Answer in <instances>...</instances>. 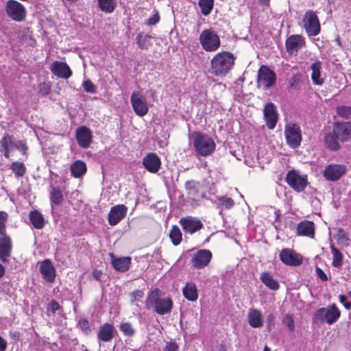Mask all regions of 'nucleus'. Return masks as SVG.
Instances as JSON below:
<instances>
[{
    "label": "nucleus",
    "instance_id": "obj_1",
    "mask_svg": "<svg viewBox=\"0 0 351 351\" xmlns=\"http://www.w3.org/2000/svg\"><path fill=\"white\" fill-rule=\"evenodd\" d=\"M210 63L213 74L216 76H225L233 67L234 57L230 52H219L213 58Z\"/></svg>",
    "mask_w": 351,
    "mask_h": 351
},
{
    "label": "nucleus",
    "instance_id": "obj_2",
    "mask_svg": "<svg viewBox=\"0 0 351 351\" xmlns=\"http://www.w3.org/2000/svg\"><path fill=\"white\" fill-rule=\"evenodd\" d=\"M160 290L155 289L148 295L146 300L147 308H153L159 315H165L171 312L173 307V301L169 297L160 298Z\"/></svg>",
    "mask_w": 351,
    "mask_h": 351
},
{
    "label": "nucleus",
    "instance_id": "obj_3",
    "mask_svg": "<svg viewBox=\"0 0 351 351\" xmlns=\"http://www.w3.org/2000/svg\"><path fill=\"white\" fill-rule=\"evenodd\" d=\"M192 137L194 149L197 156L206 157L214 152L216 145L210 136L201 132H194Z\"/></svg>",
    "mask_w": 351,
    "mask_h": 351
},
{
    "label": "nucleus",
    "instance_id": "obj_4",
    "mask_svg": "<svg viewBox=\"0 0 351 351\" xmlns=\"http://www.w3.org/2000/svg\"><path fill=\"white\" fill-rule=\"evenodd\" d=\"M340 315L339 309L333 304L328 307L317 309L314 314L313 319L315 322H326L331 325L337 321Z\"/></svg>",
    "mask_w": 351,
    "mask_h": 351
},
{
    "label": "nucleus",
    "instance_id": "obj_5",
    "mask_svg": "<svg viewBox=\"0 0 351 351\" xmlns=\"http://www.w3.org/2000/svg\"><path fill=\"white\" fill-rule=\"evenodd\" d=\"M199 43L206 51H215L220 47V38L217 34L212 29H206L199 35Z\"/></svg>",
    "mask_w": 351,
    "mask_h": 351
},
{
    "label": "nucleus",
    "instance_id": "obj_6",
    "mask_svg": "<svg viewBox=\"0 0 351 351\" xmlns=\"http://www.w3.org/2000/svg\"><path fill=\"white\" fill-rule=\"evenodd\" d=\"M302 22L308 36H315L320 33L321 26L315 12L307 10L303 16Z\"/></svg>",
    "mask_w": 351,
    "mask_h": 351
},
{
    "label": "nucleus",
    "instance_id": "obj_7",
    "mask_svg": "<svg viewBox=\"0 0 351 351\" xmlns=\"http://www.w3.org/2000/svg\"><path fill=\"white\" fill-rule=\"evenodd\" d=\"M5 11L9 18L17 22L25 21L27 16L25 6L16 0H8L5 5Z\"/></svg>",
    "mask_w": 351,
    "mask_h": 351
},
{
    "label": "nucleus",
    "instance_id": "obj_8",
    "mask_svg": "<svg viewBox=\"0 0 351 351\" xmlns=\"http://www.w3.org/2000/svg\"><path fill=\"white\" fill-rule=\"evenodd\" d=\"M285 136L287 145L292 149L298 147L302 141V133L300 126L293 123L285 125Z\"/></svg>",
    "mask_w": 351,
    "mask_h": 351
},
{
    "label": "nucleus",
    "instance_id": "obj_9",
    "mask_svg": "<svg viewBox=\"0 0 351 351\" xmlns=\"http://www.w3.org/2000/svg\"><path fill=\"white\" fill-rule=\"evenodd\" d=\"M276 80V73L268 66L262 65L257 74V86L267 90L273 86Z\"/></svg>",
    "mask_w": 351,
    "mask_h": 351
},
{
    "label": "nucleus",
    "instance_id": "obj_10",
    "mask_svg": "<svg viewBox=\"0 0 351 351\" xmlns=\"http://www.w3.org/2000/svg\"><path fill=\"white\" fill-rule=\"evenodd\" d=\"M287 184L297 192L303 191L308 183L307 176L301 175L298 171L290 170L286 176Z\"/></svg>",
    "mask_w": 351,
    "mask_h": 351
},
{
    "label": "nucleus",
    "instance_id": "obj_11",
    "mask_svg": "<svg viewBox=\"0 0 351 351\" xmlns=\"http://www.w3.org/2000/svg\"><path fill=\"white\" fill-rule=\"evenodd\" d=\"M130 103L135 114L143 117L149 111V105L146 98L138 91H134L131 94Z\"/></svg>",
    "mask_w": 351,
    "mask_h": 351
},
{
    "label": "nucleus",
    "instance_id": "obj_12",
    "mask_svg": "<svg viewBox=\"0 0 351 351\" xmlns=\"http://www.w3.org/2000/svg\"><path fill=\"white\" fill-rule=\"evenodd\" d=\"M212 256L209 250H199L193 254L191 264L196 269H202L209 264Z\"/></svg>",
    "mask_w": 351,
    "mask_h": 351
},
{
    "label": "nucleus",
    "instance_id": "obj_13",
    "mask_svg": "<svg viewBox=\"0 0 351 351\" xmlns=\"http://www.w3.org/2000/svg\"><path fill=\"white\" fill-rule=\"evenodd\" d=\"M280 260L289 266L297 267L302 263V256L289 248H284L279 254Z\"/></svg>",
    "mask_w": 351,
    "mask_h": 351
},
{
    "label": "nucleus",
    "instance_id": "obj_14",
    "mask_svg": "<svg viewBox=\"0 0 351 351\" xmlns=\"http://www.w3.org/2000/svg\"><path fill=\"white\" fill-rule=\"evenodd\" d=\"M142 164L149 173H156L161 167V160L156 153L149 152L143 157Z\"/></svg>",
    "mask_w": 351,
    "mask_h": 351
},
{
    "label": "nucleus",
    "instance_id": "obj_15",
    "mask_svg": "<svg viewBox=\"0 0 351 351\" xmlns=\"http://www.w3.org/2000/svg\"><path fill=\"white\" fill-rule=\"evenodd\" d=\"M305 38L300 34H292L285 42L287 51L289 54L296 53L300 49L305 47Z\"/></svg>",
    "mask_w": 351,
    "mask_h": 351
},
{
    "label": "nucleus",
    "instance_id": "obj_16",
    "mask_svg": "<svg viewBox=\"0 0 351 351\" xmlns=\"http://www.w3.org/2000/svg\"><path fill=\"white\" fill-rule=\"evenodd\" d=\"M346 172L343 165L330 164L326 167L323 175L329 181H337Z\"/></svg>",
    "mask_w": 351,
    "mask_h": 351
},
{
    "label": "nucleus",
    "instance_id": "obj_17",
    "mask_svg": "<svg viewBox=\"0 0 351 351\" xmlns=\"http://www.w3.org/2000/svg\"><path fill=\"white\" fill-rule=\"evenodd\" d=\"M75 138L80 147L87 149L92 143L93 135L90 130L88 127L83 125L77 128Z\"/></svg>",
    "mask_w": 351,
    "mask_h": 351
},
{
    "label": "nucleus",
    "instance_id": "obj_18",
    "mask_svg": "<svg viewBox=\"0 0 351 351\" xmlns=\"http://www.w3.org/2000/svg\"><path fill=\"white\" fill-rule=\"evenodd\" d=\"M128 208L123 204H118L111 207L108 215L110 226L117 225L126 215Z\"/></svg>",
    "mask_w": 351,
    "mask_h": 351
},
{
    "label": "nucleus",
    "instance_id": "obj_19",
    "mask_svg": "<svg viewBox=\"0 0 351 351\" xmlns=\"http://www.w3.org/2000/svg\"><path fill=\"white\" fill-rule=\"evenodd\" d=\"M332 131L337 138L341 142L348 141L351 139L350 122L335 123Z\"/></svg>",
    "mask_w": 351,
    "mask_h": 351
},
{
    "label": "nucleus",
    "instance_id": "obj_20",
    "mask_svg": "<svg viewBox=\"0 0 351 351\" xmlns=\"http://www.w3.org/2000/svg\"><path fill=\"white\" fill-rule=\"evenodd\" d=\"M264 119L267 128L270 130L276 127L278 121V113L276 106L273 103H268L263 110Z\"/></svg>",
    "mask_w": 351,
    "mask_h": 351
},
{
    "label": "nucleus",
    "instance_id": "obj_21",
    "mask_svg": "<svg viewBox=\"0 0 351 351\" xmlns=\"http://www.w3.org/2000/svg\"><path fill=\"white\" fill-rule=\"evenodd\" d=\"M49 69L54 75L60 78L66 80L72 75V71L66 62L55 61L51 64Z\"/></svg>",
    "mask_w": 351,
    "mask_h": 351
},
{
    "label": "nucleus",
    "instance_id": "obj_22",
    "mask_svg": "<svg viewBox=\"0 0 351 351\" xmlns=\"http://www.w3.org/2000/svg\"><path fill=\"white\" fill-rule=\"evenodd\" d=\"M39 269L43 278L47 282L52 283L55 280L56 276V269L49 259H45L42 261Z\"/></svg>",
    "mask_w": 351,
    "mask_h": 351
},
{
    "label": "nucleus",
    "instance_id": "obj_23",
    "mask_svg": "<svg viewBox=\"0 0 351 351\" xmlns=\"http://www.w3.org/2000/svg\"><path fill=\"white\" fill-rule=\"evenodd\" d=\"M184 231L186 233L193 234L203 227V224L199 219L193 217H186L180 220Z\"/></svg>",
    "mask_w": 351,
    "mask_h": 351
},
{
    "label": "nucleus",
    "instance_id": "obj_24",
    "mask_svg": "<svg viewBox=\"0 0 351 351\" xmlns=\"http://www.w3.org/2000/svg\"><path fill=\"white\" fill-rule=\"evenodd\" d=\"M12 243L8 235L0 236V261L3 263L8 261L11 256Z\"/></svg>",
    "mask_w": 351,
    "mask_h": 351
},
{
    "label": "nucleus",
    "instance_id": "obj_25",
    "mask_svg": "<svg viewBox=\"0 0 351 351\" xmlns=\"http://www.w3.org/2000/svg\"><path fill=\"white\" fill-rule=\"evenodd\" d=\"M115 332V328L112 324L106 323L99 327L97 339L104 342H110L114 337Z\"/></svg>",
    "mask_w": 351,
    "mask_h": 351
},
{
    "label": "nucleus",
    "instance_id": "obj_26",
    "mask_svg": "<svg viewBox=\"0 0 351 351\" xmlns=\"http://www.w3.org/2000/svg\"><path fill=\"white\" fill-rule=\"evenodd\" d=\"M247 319L252 328H261L263 326V317L260 310L250 308L247 313Z\"/></svg>",
    "mask_w": 351,
    "mask_h": 351
},
{
    "label": "nucleus",
    "instance_id": "obj_27",
    "mask_svg": "<svg viewBox=\"0 0 351 351\" xmlns=\"http://www.w3.org/2000/svg\"><path fill=\"white\" fill-rule=\"evenodd\" d=\"M299 235L313 237L315 234L314 223L310 221H304L299 223L297 227Z\"/></svg>",
    "mask_w": 351,
    "mask_h": 351
},
{
    "label": "nucleus",
    "instance_id": "obj_28",
    "mask_svg": "<svg viewBox=\"0 0 351 351\" xmlns=\"http://www.w3.org/2000/svg\"><path fill=\"white\" fill-rule=\"evenodd\" d=\"M185 188L189 197L193 201H198L203 197V195L199 193L200 185L198 182L194 181H187L185 183Z\"/></svg>",
    "mask_w": 351,
    "mask_h": 351
},
{
    "label": "nucleus",
    "instance_id": "obj_29",
    "mask_svg": "<svg viewBox=\"0 0 351 351\" xmlns=\"http://www.w3.org/2000/svg\"><path fill=\"white\" fill-rule=\"evenodd\" d=\"M311 80L313 83L315 85L321 86L324 83V78L321 75L322 63L320 61H317L311 64Z\"/></svg>",
    "mask_w": 351,
    "mask_h": 351
},
{
    "label": "nucleus",
    "instance_id": "obj_30",
    "mask_svg": "<svg viewBox=\"0 0 351 351\" xmlns=\"http://www.w3.org/2000/svg\"><path fill=\"white\" fill-rule=\"evenodd\" d=\"M260 279L261 282L271 290L276 291L280 288L278 281L274 279L273 276L267 271L262 272L260 276Z\"/></svg>",
    "mask_w": 351,
    "mask_h": 351
},
{
    "label": "nucleus",
    "instance_id": "obj_31",
    "mask_svg": "<svg viewBox=\"0 0 351 351\" xmlns=\"http://www.w3.org/2000/svg\"><path fill=\"white\" fill-rule=\"evenodd\" d=\"M183 295L189 301L194 302L198 298L197 287L194 282H186L182 289Z\"/></svg>",
    "mask_w": 351,
    "mask_h": 351
},
{
    "label": "nucleus",
    "instance_id": "obj_32",
    "mask_svg": "<svg viewBox=\"0 0 351 351\" xmlns=\"http://www.w3.org/2000/svg\"><path fill=\"white\" fill-rule=\"evenodd\" d=\"M71 175L74 178H80L86 172V165L81 160H75L70 167Z\"/></svg>",
    "mask_w": 351,
    "mask_h": 351
},
{
    "label": "nucleus",
    "instance_id": "obj_33",
    "mask_svg": "<svg viewBox=\"0 0 351 351\" xmlns=\"http://www.w3.org/2000/svg\"><path fill=\"white\" fill-rule=\"evenodd\" d=\"M14 146L12 136L6 134L0 141V152L3 153V156L8 158L10 156V151Z\"/></svg>",
    "mask_w": 351,
    "mask_h": 351
},
{
    "label": "nucleus",
    "instance_id": "obj_34",
    "mask_svg": "<svg viewBox=\"0 0 351 351\" xmlns=\"http://www.w3.org/2000/svg\"><path fill=\"white\" fill-rule=\"evenodd\" d=\"M339 139L334 134L333 131L326 134L324 137V143L328 149L331 151H337L339 149L340 145Z\"/></svg>",
    "mask_w": 351,
    "mask_h": 351
},
{
    "label": "nucleus",
    "instance_id": "obj_35",
    "mask_svg": "<svg viewBox=\"0 0 351 351\" xmlns=\"http://www.w3.org/2000/svg\"><path fill=\"white\" fill-rule=\"evenodd\" d=\"M131 258L130 257H121L112 260L113 267L120 271H125L128 269Z\"/></svg>",
    "mask_w": 351,
    "mask_h": 351
},
{
    "label": "nucleus",
    "instance_id": "obj_36",
    "mask_svg": "<svg viewBox=\"0 0 351 351\" xmlns=\"http://www.w3.org/2000/svg\"><path fill=\"white\" fill-rule=\"evenodd\" d=\"M29 219L33 226L36 229H41L45 224V219L43 215L37 210L31 211Z\"/></svg>",
    "mask_w": 351,
    "mask_h": 351
},
{
    "label": "nucleus",
    "instance_id": "obj_37",
    "mask_svg": "<svg viewBox=\"0 0 351 351\" xmlns=\"http://www.w3.org/2000/svg\"><path fill=\"white\" fill-rule=\"evenodd\" d=\"M330 250L332 254V265L336 268H340L343 265V255L333 245H330Z\"/></svg>",
    "mask_w": 351,
    "mask_h": 351
},
{
    "label": "nucleus",
    "instance_id": "obj_38",
    "mask_svg": "<svg viewBox=\"0 0 351 351\" xmlns=\"http://www.w3.org/2000/svg\"><path fill=\"white\" fill-rule=\"evenodd\" d=\"M169 238L174 245H178L182 239V234L178 226H173L169 232Z\"/></svg>",
    "mask_w": 351,
    "mask_h": 351
},
{
    "label": "nucleus",
    "instance_id": "obj_39",
    "mask_svg": "<svg viewBox=\"0 0 351 351\" xmlns=\"http://www.w3.org/2000/svg\"><path fill=\"white\" fill-rule=\"evenodd\" d=\"M100 10L105 13H112L116 6L114 0H98Z\"/></svg>",
    "mask_w": 351,
    "mask_h": 351
},
{
    "label": "nucleus",
    "instance_id": "obj_40",
    "mask_svg": "<svg viewBox=\"0 0 351 351\" xmlns=\"http://www.w3.org/2000/svg\"><path fill=\"white\" fill-rule=\"evenodd\" d=\"M50 199L52 205H59L63 200V195L61 190L56 187H51L50 191Z\"/></svg>",
    "mask_w": 351,
    "mask_h": 351
},
{
    "label": "nucleus",
    "instance_id": "obj_41",
    "mask_svg": "<svg viewBox=\"0 0 351 351\" xmlns=\"http://www.w3.org/2000/svg\"><path fill=\"white\" fill-rule=\"evenodd\" d=\"M199 6L201 8V12L204 16H208L211 12L214 1L213 0H199Z\"/></svg>",
    "mask_w": 351,
    "mask_h": 351
},
{
    "label": "nucleus",
    "instance_id": "obj_42",
    "mask_svg": "<svg viewBox=\"0 0 351 351\" xmlns=\"http://www.w3.org/2000/svg\"><path fill=\"white\" fill-rule=\"evenodd\" d=\"M10 168L16 178L23 177L26 173V167L25 165L21 162L16 161L12 162Z\"/></svg>",
    "mask_w": 351,
    "mask_h": 351
},
{
    "label": "nucleus",
    "instance_id": "obj_43",
    "mask_svg": "<svg viewBox=\"0 0 351 351\" xmlns=\"http://www.w3.org/2000/svg\"><path fill=\"white\" fill-rule=\"evenodd\" d=\"M119 329L127 337H132L135 334V329L132 324L128 322L121 323Z\"/></svg>",
    "mask_w": 351,
    "mask_h": 351
},
{
    "label": "nucleus",
    "instance_id": "obj_44",
    "mask_svg": "<svg viewBox=\"0 0 351 351\" xmlns=\"http://www.w3.org/2000/svg\"><path fill=\"white\" fill-rule=\"evenodd\" d=\"M337 114L343 118L349 119L351 117V106H340L337 108Z\"/></svg>",
    "mask_w": 351,
    "mask_h": 351
},
{
    "label": "nucleus",
    "instance_id": "obj_45",
    "mask_svg": "<svg viewBox=\"0 0 351 351\" xmlns=\"http://www.w3.org/2000/svg\"><path fill=\"white\" fill-rule=\"evenodd\" d=\"M8 215L4 211H0V236L7 235L5 232L6 223L8 221Z\"/></svg>",
    "mask_w": 351,
    "mask_h": 351
},
{
    "label": "nucleus",
    "instance_id": "obj_46",
    "mask_svg": "<svg viewBox=\"0 0 351 351\" xmlns=\"http://www.w3.org/2000/svg\"><path fill=\"white\" fill-rule=\"evenodd\" d=\"M219 204L226 209L231 208L234 204V200L229 197L222 196L219 199Z\"/></svg>",
    "mask_w": 351,
    "mask_h": 351
},
{
    "label": "nucleus",
    "instance_id": "obj_47",
    "mask_svg": "<svg viewBox=\"0 0 351 351\" xmlns=\"http://www.w3.org/2000/svg\"><path fill=\"white\" fill-rule=\"evenodd\" d=\"M282 324L286 326L288 329L293 332L295 330V324L291 315L287 314L282 318Z\"/></svg>",
    "mask_w": 351,
    "mask_h": 351
},
{
    "label": "nucleus",
    "instance_id": "obj_48",
    "mask_svg": "<svg viewBox=\"0 0 351 351\" xmlns=\"http://www.w3.org/2000/svg\"><path fill=\"white\" fill-rule=\"evenodd\" d=\"M82 86L86 93H95L97 92L96 86L89 79L84 81Z\"/></svg>",
    "mask_w": 351,
    "mask_h": 351
},
{
    "label": "nucleus",
    "instance_id": "obj_49",
    "mask_svg": "<svg viewBox=\"0 0 351 351\" xmlns=\"http://www.w3.org/2000/svg\"><path fill=\"white\" fill-rule=\"evenodd\" d=\"M179 345L174 340L166 341L163 351H179Z\"/></svg>",
    "mask_w": 351,
    "mask_h": 351
},
{
    "label": "nucleus",
    "instance_id": "obj_50",
    "mask_svg": "<svg viewBox=\"0 0 351 351\" xmlns=\"http://www.w3.org/2000/svg\"><path fill=\"white\" fill-rule=\"evenodd\" d=\"M78 325L82 329V330L86 335L90 332V328L89 326V322L87 319H81L78 322Z\"/></svg>",
    "mask_w": 351,
    "mask_h": 351
},
{
    "label": "nucleus",
    "instance_id": "obj_51",
    "mask_svg": "<svg viewBox=\"0 0 351 351\" xmlns=\"http://www.w3.org/2000/svg\"><path fill=\"white\" fill-rule=\"evenodd\" d=\"M337 240L344 245H348L349 239L343 229H339L337 234Z\"/></svg>",
    "mask_w": 351,
    "mask_h": 351
},
{
    "label": "nucleus",
    "instance_id": "obj_52",
    "mask_svg": "<svg viewBox=\"0 0 351 351\" xmlns=\"http://www.w3.org/2000/svg\"><path fill=\"white\" fill-rule=\"evenodd\" d=\"M61 306L56 300H52L48 305L47 312L54 314L57 311L60 309Z\"/></svg>",
    "mask_w": 351,
    "mask_h": 351
},
{
    "label": "nucleus",
    "instance_id": "obj_53",
    "mask_svg": "<svg viewBox=\"0 0 351 351\" xmlns=\"http://www.w3.org/2000/svg\"><path fill=\"white\" fill-rule=\"evenodd\" d=\"M144 293L141 290H136L130 293L131 302L134 303L135 301H139L143 297Z\"/></svg>",
    "mask_w": 351,
    "mask_h": 351
},
{
    "label": "nucleus",
    "instance_id": "obj_54",
    "mask_svg": "<svg viewBox=\"0 0 351 351\" xmlns=\"http://www.w3.org/2000/svg\"><path fill=\"white\" fill-rule=\"evenodd\" d=\"M268 330H271L275 326V315L269 313L266 318Z\"/></svg>",
    "mask_w": 351,
    "mask_h": 351
},
{
    "label": "nucleus",
    "instance_id": "obj_55",
    "mask_svg": "<svg viewBox=\"0 0 351 351\" xmlns=\"http://www.w3.org/2000/svg\"><path fill=\"white\" fill-rule=\"evenodd\" d=\"M50 86L45 83L40 84L39 86V92L43 95H47L50 92Z\"/></svg>",
    "mask_w": 351,
    "mask_h": 351
},
{
    "label": "nucleus",
    "instance_id": "obj_56",
    "mask_svg": "<svg viewBox=\"0 0 351 351\" xmlns=\"http://www.w3.org/2000/svg\"><path fill=\"white\" fill-rule=\"evenodd\" d=\"M150 37L148 35H146L143 38H142V36L141 34H138L136 36V43L138 47L141 49H143L145 47V43L147 40V38H149Z\"/></svg>",
    "mask_w": 351,
    "mask_h": 351
},
{
    "label": "nucleus",
    "instance_id": "obj_57",
    "mask_svg": "<svg viewBox=\"0 0 351 351\" xmlns=\"http://www.w3.org/2000/svg\"><path fill=\"white\" fill-rule=\"evenodd\" d=\"M339 302L344 306V307L349 310L351 308V302L347 301V298L344 295H339Z\"/></svg>",
    "mask_w": 351,
    "mask_h": 351
},
{
    "label": "nucleus",
    "instance_id": "obj_58",
    "mask_svg": "<svg viewBox=\"0 0 351 351\" xmlns=\"http://www.w3.org/2000/svg\"><path fill=\"white\" fill-rule=\"evenodd\" d=\"M159 19L160 16L158 12H156L155 14L148 19L147 23L151 25H156L159 21Z\"/></svg>",
    "mask_w": 351,
    "mask_h": 351
},
{
    "label": "nucleus",
    "instance_id": "obj_59",
    "mask_svg": "<svg viewBox=\"0 0 351 351\" xmlns=\"http://www.w3.org/2000/svg\"><path fill=\"white\" fill-rule=\"evenodd\" d=\"M315 271H316L317 276L322 281H326L328 280V277H327L326 274L324 273V271L322 269L317 267L315 269Z\"/></svg>",
    "mask_w": 351,
    "mask_h": 351
},
{
    "label": "nucleus",
    "instance_id": "obj_60",
    "mask_svg": "<svg viewBox=\"0 0 351 351\" xmlns=\"http://www.w3.org/2000/svg\"><path fill=\"white\" fill-rule=\"evenodd\" d=\"M7 348V342L6 341L0 337V351H5Z\"/></svg>",
    "mask_w": 351,
    "mask_h": 351
},
{
    "label": "nucleus",
    "instance_id": "obj_61",
    "mask_svg": "<svg viewBox=\"0 0 351 351\" xmlns=\"http://www.w3.org/2000/svg\"><path fill=\"white\" fill-rule=\"evenodd\" d=\"M101 274H102L101 271H98V270H95L93 272V276L95 280H100Z\"/></svg>",
    "mask_w": 351,
    "mask_h": 351
},
{
    "label": "nucleus",
    "instance_id": "obj_62",
    "mask_svg": "<svg viewBox=\"0 0 351 351\" xmlns=\"http://www.w3.org/2000/svg\"><path fill=\"white\" fill-rule=\"evenodd\" d=\"M19 148H21L23 154H25L26 151L27 150V146L22 141L19 142Z\"/></svg>",
    "mask_w": 351,
    "mask_h": 351
},
{
    "label": "nucleus",
    "instance_id": "obj_63",
    "mask_svg": "<svg viewBox=\"0 0 351 351\" xmlns=\"http://www.w3.org/2000/svg\"><path fill=\"white\" fill-rule=\"evenodd\" d=\"M5 271V270L4 267L0 263V278L4 276Z\"/></svg>",
    "mask_w": 351,
    "mask_h": 351
},
{
    "label": "nucleus",
    "instance_id": "obj_64",
    "mask_svg": "<svg viewBox=\"0 0 351 351\" xmlns=\"http://www.w3.org/2000/svg\"><path fill=\"white\" fill-rule=\"evenodd\" d=\"M259 1L264 5H268L269 0H259Z\"/></svg>",
    "mask_w": 351,
    "mask_h": 351
}]
</instances>
